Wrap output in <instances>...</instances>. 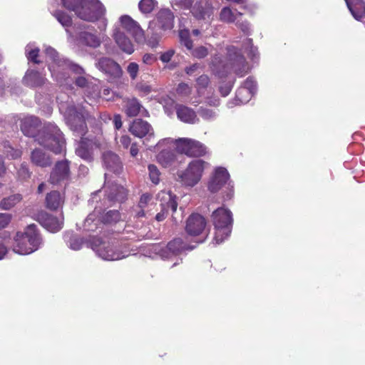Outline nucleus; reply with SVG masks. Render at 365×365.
Returning <instances> with one entry per match:
<instances>
[{
  "instance_id": "f257e3e1",
  "label": "nucleus",
  "mask_w": 365,
  "mask_h": 365,
  "mask_svg": "<svg viewBox=\"0 0 365 365\" xmlns=\"http://www.w3.org/2000/svg\"><path fill=\"white\" fill-rule=\"evenodd\" d=\"M39 125V118L30 115L21 119L20 127L25 135L34 138L40 145L55 154L63 153L66 148V140L59 128L55 123L47 122L41 129L38 130Z\"/></svg>"
},
{
  "instance_id": "f03ea898",
  "label": "nucleus",
  "mask_w": 365,
  "mask_h": 365,
  "mask_svg": "<svg viewBox=\"0 0 365 365\" xmlns=\"http://www.w3.org/2000/svg\"><path fill=\"white\" fill-rule=\"evenodd\" d=\"M43 48L51 77L59 86H71L73 80L71 77V72L75 74L84 73V69L81 66L60 56L51 46H44Z\"/></svg>"
},
{
  "instance_id": "7ed1b4c3",
  "label": "nucleus",
  "mask_w": 365,
  "mask_h": 365,
  "mask_svg": "<svg viewBox=\"0 0 365 365\" xmlns=\"http://www.w3.org/2000/svg\"><path fill=\"white\" fill-rule=\"evenodd\" d=\"M103 163L106 170L105 173V183L109 182L110 173L119 174L123 170L122 162L118 155L107 151L103 155ZM106 192L107 198L105 200V204H110L113 202H122L127 196V191L125 187L118 184H111L106 186Z\"/></svg>"
},
{
  "instance_id": "20e7f679",
  "label": "nucleus",
  "mask_w": 365,
  "mask_h": 365,
  "mask_svg": "<svg viewBox=\"0 0 365 365\" xmlns=\"http://www.w3.org/2000/svg\"><path fill=\"white\" fill-rule=\"evenodd\" d=\"M213 71L223 77L232 71L237 76L242 77L250 71V66L241 52L233 46L227 48V58L224 62L216 55L211 62Z\"/></svg>"
},
{
  "instance_id": "39448f33",
  "label": "nucleus",
  "mask_w": 365,
  "mask_h": 365,
  "mask_svg": "<svg viewBox=\"0 0 365 365\" xmlns=\"http://www.w3.org/2000/svg\"><path fill=\"white\" fill-rule=\"evenodd\" d=\"M61 2L63 7L86 21L94 22L106 12L105 7L98 0H61Z\"/></svg>"
},
{
  "instance_id": "423d86ee",
  "label": "nucleus",
  "mask_w": 365,
  "mask_h": 365,
  "mask_svg": "<svg viewBox=\"0 0 365 365\" xmlns=\"http://www.w3.org/2000/svg\"><path fill=\"white\" fill-rule=\"evenodd\" d=\"M59 109L63 114L66 124L74 133L78 136L86 133V120L89 119L90 115L85 106L78 104L66 106L64 103H61Z\"/></svg>"
},
{
  "instance_id": "0eeeda50",
  "label": "nucleus",
  "mask_w": 365,
  "mask_h": 365,
  "mask_svg": "<svg viewBox=\"0 0 365 365\" xmlns=\"http://www.w3.org/2000/svg\"><path fill=\"white\" fill-rule=\"evenodd\" d=\"M42 244L43 240L36 226L32 224L27 226L23 232L16 233L12 250L19 255H29L38 250Z\"/></svg>"
},
{
  "instance_id": "6e6552de",
  "label": "nucleus",
  "mask_w": 365,
  "mask_h": 365,
  "mask_svg": "<svg viewBox=\"0 0 365 365\" xmlns=\"http://www.w3.org/2000/svg\"><path fill=\"white\" fill-rule=\"evenodd\" d=\"M174 26V15L169 9H162L155 18L149 22L148 33L151 36L148 39V45L152 48L158 46L162 36V31L170 30Z\"/></svg>"
},
{
  "instance_id": "1a4fd4ad",
  "label": "nucleus",
  "mask_w": 365,
  "mask_h": 365,
  "mask_svg": "<svg viewBox=\"0 0 365 365\" xmlns=\"http://www.w3.org/2000/svg\"><path fill=\"white\" fill-rule=\"evenodd\" d=\"M88 246L103 260H119L129 255V250L125 247L123 248L118 242H106L96 237L93 242L89 243Z\"/></svg>"
},
{
  "instance_id": "9d476101",
  "label": "nucleus",
  "mask_w": 365,
  "mask_h": 365,
  "mask_svg": "<svg viewBox=\"0 0 365 365\" xmlns=\"http://www.w3.org/2000/svg\"><path fill=\"white\" fill-rule=\"evenodd\" d=\"M211 220L215 230V243L220 244L230 236L232 232L233 222L232 212L225 207H218L212 212Z\"/></svg>"
},
{
  "instance_id": "9b49d317",
  "label": "nucleus",
  "mask_w": 365,
  "mask_h": 365,
  "mask_svg": "<svg viewBox=\"0 0 365 365\" xmlns=\"http://www.w3.org/2000/svg\"><path fill=\"white\" fill-rule=\"evenodd\" d=\"M120 219V212L118 210H109L106 213L102 207L96 206L90 213L84 222V229L89 232H94L103 224H111L118 222Z\"/></svg>"
},
{
  "instance_id": "f8f14e48",
  "label": "nucleus",
  "mask_w": 365,
  "mask_h": 365,
  "mask_svg": "<svg viewBox=\"0 0 365 365\" xmlns=\"http://www.w3.org/2000/svg\"><path fill=\"white\" fill-rule=\"evenodd\" d=\"M208 163L202 160H192L184 170L178 172V178L185 187H192L201 180Z\"/></svg>"
},
{
  "instance_id": "ddd939ff",
  "label": "nucleus",
  "mask_w": 365,
  "mask_h": 365,
  "mask_svg": "<svg viewBox=\"0 0 365 365\" xmlns=\"http://www.w3.org/2000/svg\"><path fill=\"white\" fill-rule=\"evenodd\" d=\"M194 247L187 246L180 238L170 241L166 247L160 245H153L150 250L158 255L162 259H172L179 255L182 251L192 250Z\"/></svg>"
},
{
  "instance_id": "4468645a",
  "label": "nucleus",
  "mask_w": 365,
  "mask_h": 365,
  "mask_svg": "<svg viewBox=\"0 0 365 365\" xmlns=\"http://www.w3.org/2000/svg\"><path fill=\"white\" fill-rule=\"evenodd\" d=\"M177 150L190 157H200L207 153L206 147L200 142L191 138H179L175 140Z\"/></svg>"
},
{
  "instance_id": "2eb2a0df",
  "label": "nucleus",
  "mask_w": 365,
  "mask_h": 365,
  "mask_svg": "<svg viewBox=\"0 0 365 365\" xmlns=\"http://www.w3.org/2000/svg\"><path fill=\"white\" fill-rule=\"evenodd\" d=\"M118 25L121 29L125 30L135 39L137 43H143L145 41V36L143 29L140 24L128 15H122L119 17Z\"/></svg>"
},
{
  "instance_id": "dca6fc26",
  "label": "nucleus",
  "mask_w": 365,
  "mask_h": 365,
  "mask_svg": "<svg viewBox=\"0 0 365 365\" xmlns=\"http://www.w3.org/2000/svg\"><path fill=\"white\" fill-rule=\"evenodd\" d=\"M173 143H175V140L168 138L162 139L153 147L154 151L160 150L163 146L168 147L167 148H163L157 155L158 162L164 167L170 165L175 160V153L170 147Z\"/></svg>"
},
{
  "instance_id": "f3484780",
  "label": "nucleus",
  "mask_w": 365,
  "mask_h": 365,
  "mask_svg": "<svg viewBox=\"0 0 365 365\" xmlns=\"http://www.w3.org/2000/svg\"><path fill=\"white\" fill-rule=\"evenodd\" d=\"M96 66L98 70L106 75L110 81L118 80L123 75L120 66L112 58L108 57L100 58Z\"/></svg>"
},
{
  "instance_id": "a211bd4d",
  "label": "nucleus",
  "mask_w": 365,
  "mask_h": 365,
  "mask_svg": "<svg viewBox=\"0 0 365 365\" xmlns=\"http://www.w3.org/2000/svg\"><path fill=\"white\" fill-rule=\"evenodd\" d=\"M106 39L109 38L105 34L98 35L96 33L83 31L78 32L77 36H75L74 42L69 43L75 45L85 46L91 48H97L100 47L101 43L104 42Z\"/></svg>"
},
{
  "instance_id": "6ab92c4d",
  "label": "nucleus",
  "mask_w": 365,
  "mask_h": 365,
  "mask_svg": "<svg viewBox=\"0 0 365 365\" xmlns=\"http://www.w3.org/2000/svg\"><path fill=\"white\" fill-rule=\"evenodd\" d=\"M85 72L75 78V84L81 88H86V95L89 101H86V104L91 106L96 102L101 97L99 86L93 84L88 78L84 75Z\"/></svg>"
},
{
  "instance_id": "aec40b11",
  "label": "nucleus",
  "mask_w": 365,
  "mask_h": 365,
  "mask_svg": "<svg viewBox=\"0 0 365 365\" xmlns=\"http://www.w3.org/2000/svg\"><path fill=\"white\" fill-rule=\"evenodd\" d=\"M129 131L135 137L145 138L144 144L155 137L154 130L152 125L142 119H135L129 127Z\"/></svg>"
},
{
  "instance_id": "412c9836",
  "label": "nucleus",
  "mask_w": 365,
  "mask_h": 365,
  "mask_svg": "<svg viewBox=\"0 0 365 365\" xmlns=\"http://www.w3.org/2000/svg\"><path fill=\"white\" fill-rule=\"evenodd\" d=\"M192 16L197 19L209 20L213 13V8L207 0H194L190 8Z\"/></svg>"
},
{
  "instance_id": "4be33fe9",
  "label": "nucleus",
  "mask_w": 365,
  "mask_h": 365,
  "mask_svg": "<svg viewBox=\"0 0 365 365\" xmlns=\"http://www.w3.org/2000/svg\"><path fill=\"white\" fill-rule=\"evenodd\" d=\"M69 176V162L67 160L58 161L51 173L49 182L53 185H57L67 180Z\"/></svg>"
},
{
  "instance_id": "5701e85b",
  "label": "nucleus",
  "mask_w": 365,
  "mask_h": 365,
  "mask_svg": "<svg viewBox=\"0 0 365 365\" xmlns=\"http://www.w3.org/2000/svg\"><path fill=\"white\" fill-rule=\"evenodd\" d=\"M229 179L230 175L226 168L222 167L215 168L208 184L209 190L212 192H216L227 183L230 186Z\"/></svg>"
},
{
  "instance_id": "b1692460",
  "label": "nucleus",
  "mask_w": 365,
  "mask_h": 365,
  "mask_svg": "<svg viewBox=\"0 0 365 365\" xmlns=\"http://www.w3.org/2000/svg\"><path fill=\"white\" fill-rule=\"evenodd\" d=\"M206 227V220L199 214L191 215L186 222V232L191 236H197L202 234Z\"/></svg>"
},
{
  "instance_id": "393cba45",
  "label": "nucleus",
  "mask_w": 365,
  "mask_h": 365,
  "mask_svg": "<svg viewBox=\"0 0 365 365\" xmlns=\"http://www.w3.org/2000/svg\"><path fill=\"white\" fill-rule=\"evenodd\" d=\"M112 37L123 52L127 54H132L134 52V46L131 40L118 25L113 26Z\"/></svg>"
},
{
  "instance_id": "a878e982",
  "label": "nucleus",
  "mask_w": 365,
  "mask_h": 365,
  "mask_svg": "<svg viewBox=\"0 0 365 365\" xmlns=\"http://www.w3.org/2000/svg\"><path fill=\"white\" fill-rule=\"evenodd\" d=\"M243 14L240 11H233L229 7H225L221 10L220 19L225 22H236L237 26L246 34H249L250 25L247 21L240 22L239 18Z\"/></svg>"
},
{
  "instance_id": "bb28decb",
  "label": "nucleus",
  "mask_w": 365,
  "mask_h": 365,
  "mask_svg": "<svg viewBox=\"0 0 365 365\" xmlns=\"http://www.w3.org/2000/svg\"><path fill=\"white\" fill-rule=\"evenodd\" d=\"M160 196L165 202L161 203L162 211L158 213L155 216L157 221L160 222L165 219L168 210L170 209L173 212H175L178 207L176 202V197L173 195L170 192H163Z\"/></svg>"
},
{
  "instance_id": "cd10ccee",
  "label": "nucleus",
  "mask_w": 365,
  "mask_h": 365,
  "mask_svg": "<svg viewBox=\"0 0 365 365\" xmlns=\"http://www.w3.org/2000/svg\"><path fill=\"white\" fill-rule=\"evenodd\" d=\"M63 218H58L46 212L41 213L38 216V221L41 225L51 232H57L63 227Z\"/></svg>"
},
{
  "instance_id": "c85d7f7f",
  "label": "nucleus",
  "mask_w": 365,
  "mask_h": 365,
  "mask_svg": "<svg viewBox=\"0 0 365 365\" xmlns=\"http://www.w3.org/2000/svg\"><path fill=\"white\" fill-rule=\"evenodd\" d=\"M93 238L95 237H90L88 239L85 240L83 237H79L73 232H66L63 235V240L66 245L72 250L78 251L80 250L83 245L89 247V243L93 242Z\"/></svg>"
},
{
  "instance_id": "c756f323",
  "label": "nucleus",
  "mask_w": 365,
  "mask_h": 365,
  "mask_svg": "<svg viewBox=\"0 0 365 365\" xmlns=\"http://www.w3.org/2000/svg\"><path fill=\"white\" fill-rule=\"evenodd\" d=\"M24 83L31 88L43 86L47 82L45 74L34 68H29L23 78Z\"/></svg>"
},
{
  "instance_id": "7c9ffc66",
  "label": "nucleus",
  "mask_w": 365,
  "mask_h": 365,
  "mask_svg": "<svg viewBox=\"0 0 365 365\" xmlns=\"http://www.w3.org/2000/svg\"><path fill=\"white\" fill-rule=\"evenodd\" d=\"M96 148L97 145L93 140L82 138L76 148V153L81 158L91 162L93 158V150Z\"/></svg>"
},
{
  "instance_id": "2f4dec72",
  "label": "nucleus",
  "mask_w": 365,
  "mask_h": 365,
  "mask_svg": "<svg viewBox=\"0 0 365 365\" xmlns=\"http://www.w3.org/2000/svg\"><path fill=\"white\" fill-rule=\"evenodd\" d=\"M52 15L65 29L67 34L68 42H74L75 36L71 33L68 28L72 25L73 21L70 15L61 10H53L51 11Z\"/></svg>"
},
{
  "instance_id": "473e14b6",
  "label": "nucleus",
  "mask_w": 365,
  "mask_h": 365,
  "mask_svg": "<svg viewBox=\"0 0 365 365\" xmlns=\"http://www.w3.org/2000/svg\"><path fill=\"white\" fill-rule=\"evenodd\" d=\"M176 113L178 118L184 123L195 124L200 121L195 111L187 106L178 105L176 108Z\"/></svg>"
},
{
  "instance_id": "72a5a7b5",
  "label": "nucleus",
  "mask_w": 365,
  "mask_h": 365,
  "mask_svg": "<svg viewBox=\"0 0 365 365\" xmlns=\"http://www.w3.org/2000/svg\"><path fill=\"white\" fill-rule=\"evenodd\" d=\"M252 96L253 94L250 90L240 86L237 91L235 98L227 103V107L232 108L235 106L247 103L250 101Z\"/></svg>"
},
{
  "instance_id": "f704fd0d",
  "label": "nucleus",
  "mask_w": 365,
  "mask_h": 365,
  "mask_svg": "<svg viewBox=\"0 0 365 365\" xmlns=\"http://www.w3.org/2000/svg\"><path fill=\"white\" fill-rule=\"evenodd\" d=\"M31 160L34 165L42 168L50 166L52 163L50 156L39 148L31 152Z\"/></svg>"
},
{
  "instance_id": "c9c22d12",
  "label": "nucleus",
  "mask_w": 365,
  "mask_h": 365,
  "mask_svg": "<svg viewBox=\"0 0 365 365\" xmlns=\"http://www.w3.org/2000/svg\"><path fill=\"white\" fill-rule=\"evenodd\" d=\"M354 18L360 20L365 14V3L362 0H345Z\"/></svg>"
},
{
  "instance_id": "e433bc0d",
  "label": "nucleus",
  "mask_w": 365,
  "mask_h": 365,
  "mask_svg": "<svg viewBox=\"0 0 365 365\" xmlns=\"http://www.w3.org/2000/svg\"><path fill=\"white\" fill-rule=\"evenodd\" d=\"M124 102V109L127 115L134 117L138 115L142 106L138 99L135 98H128Z\"/></svg>"
},
{
  "instance_id": "4c0bfd02",
  "label": "nucleus",
  "mask_w": 365,
  "mask_h": 365,
  "mask_svg": "<svg viewBox=\"0 0 365 365\" xmlns=\"http://www.w3.org/2000/svg\"><path fill=\"white\" fill-rule=\"evenodd\" d=\"M63 202V198L57 191L51 192L46 197V207L50 210L58 209L62 206Z\"/></svg>"
},
{
  "instance_id": "58836bf2",
  "label": "nucleus",
  "mask_w": 365,
  "mask_h": 365,
  "mask_svg": "<svg viewBox=\"0 0 365 365\" xmlns=\"http://www.w3.org/2000/svg\"><path fill=\"white\" fill-rule=\"evenodd\" d=\"M39 48L35 46L34 43H29L25 48V53L27 59L35 63H39L40 61L38 59Z\"/></svg>"
},
{
  "instance_id": "ea45409f",
  "label": "nucleus",
  "mask_w": 365,
  "mask_h": 365,
  "mask_svg": "<svg viewBox=\"0 0 365 365\" xmlns=\"http://www.w3.org/2000/svg\"><path fill=\"white\" fill-rule=\"evenodd\" d=\"M21 200L19 194H15L4 198L0 202V206L4 210H9Z\"/></svg>"
},
{
  "instance_id": "a19ab883",
  "label": "nucleus",
  "mask_w": 365,
  "mask_h": 365,
  "mask_svg": "<svg viewBox=\"0 0 365 365\" xmlns=\"http://www.w3.org/2000/svg\"><path fill=\"white\" fill-rule=\"evenodd\" d=\"M197 113L204 120L206 121H213L218 116L217 112L215 110L203 106L199 108Z\"/></svg>"
},
{
  "instance_id": "79ce46f5",
  "label": "nucleus",
  "mask_w": 365,
  "mask_h": 365,
  "mask_svg": "<svg viewBox=\"0 0 365 365\" xmlns=\"http://www.w3.org/2000/svg\"><path fill=\"white\" fill-rule=\"evenodd\" d=\"M179 37L181 44L185 46L187 49H192V41L190 38V31L188 29H181L179 31Z\"/></svg>"
},
{
  "instance_id": "37998d69",
  "label": "nucleus",
  "mask_w": 365,
  "mask_h": 365,
  "mask_svg": "<svg viewBox=\"0 0 365 365\" xmlns=\"http://www.w3.org/2000/svg\"><path fill=\"white\" fill-rule=\"evenodd\" d=\"M155 6L156 1L155 0H141L138 4V8L143 14L152 12Z\"/></svg>"
},
{
  "instance_id": "c03bdc74",
  "label": "nucleus",
  "mask_w": 365,
  "mask_h": 365,
  "mask_svg": "<svg viewBox=\"0 0 365 365\" xmlns=\"http://www.w3.org/2000/svg\"><path fill=\"white\" fill-rule=\"evenodd\" d=\"M148 170L150 181L153 184L158 185L160 180V172L159 169L156 165L150 164L148 165Z\"/></svg>"
},
{
  "instance_id": "a18cd8bd",
  "label": "nucleus",
  "mask_w": 365,
  "mask_h": 365,
  "mask_svg": "<svg viewBox=\"0 0 365 365\" xmlns=\"http://www.w3.org/2000/svg\"><path fill=\"white\" fill-rule=\"evenodd\" d=\"M4 152L8 158L14 160L19 158L22 155V151L20 149L12 148L8 143L4 144Z\"/></svg>"
},
{
  "instance_id": "49530a36",
  "label": "nucleus",
  "mask_w": 365,
  "mask_h": 365,
  "mask_svg": "<svg viewBox=\"0 0 365 365\" xmlns=\"http://www.w3.org/2000/svg\"><path fill=\"white\" fill-rule=\"evenodd\" d=\"M191 92L192 87L185 83H179L176 89L177 94L181 97H188Z\"/></svg>"
},
{
  "instance_id": "de8ad7c7",
  "label": "nucleus",
  "mask_w": 365,
  "mask_h": 365,
  "mask_svg": "<svg viewBox=\"0 0 365 365\" xmlns=\"http://www.w3.org/2000/svg\"><path fill=\"white\" fill-rule=\"evenodd\" d=\"M127 73H128L130 78L131 80H135L138 72H139V66L135 62H130L127 68H126Z\"/></svg>"
},
{
  "instance_id": "09e8293b",
  "label": "nucleus",
  "mask_w": 365,
  "mask_h": 365,
  "mask_svg": "<svg viewBox=\"0 0 365 365\" xmlns=\"http://www.w3.org/2000/svg\"><path fill=\"white\" fill-rule=\"evenodd\" d=\"M202 68V67L200 63H194L192 65L185 67V72L188 76H195L200 73Z\"/></svg>"
},
{
  "instance_id": "8fccbe9b",
  "label": "nucleus",
  "mask_w": 365,
  "mask_h": 365,
  "mask_svg": "<svg viewBox=\"0 0 365 365\" xmlns=\"http://www.w3.org/2000/svg\"><path fill=\"white\" fill-rule=\"evenodd\" d=\"M191 53L195 58H202L207 56L208 51L206 47L201 46L192 50Z\"/></svg>"
},
{
  "instance_id": "3c124183",
  "label": "nucleus",
  "mask_w": 365,
  "mask_h": 365,
  "mask_svg": "<svg viewBox=\"0 0 365 365\" xmlns=\"http://www.w3.org/2000/svg\"><path fill=\"white\" fill-rule=\"evenodd\" d=\"M242 87L246 88V89L250 90L253 95L256 93L257 91V83L252 77H248L244 82Z\"/></svg>"
},
{
  "instance_id": "603ef678",
  "label": "nucleus",
  "mask_w": 365,
  "mask_h": 365,
  "mask_svg": "<svg viewBox=\"0 0 365 365\" xmlns=\"http://www.w3.org/2000/svg\"><path fill=\"white\" fill-rule=\"evenodd\" d=\"M210 82L209 78L207 75H201L197 78V92L200 93V88H204L207 86Z\"/></svg>"
},
{
  "instance_id": "864d4df0",
  "label": "nucleus",
  "mask_w": 365,
  "mask_h": 365,
  "mask_svg": "<svg viewBox=\"0 0 365 365\" xmlns=\"http://www.w3.org/2000/svg\"><path fill=\"white\" fill-rule=\"evenodd\" d=\"M18 176L22 180H25L30 177V172L26 163H22L21 165L18 170Z\"/></svg>"
},
{
  "instance_id": "5fc2aeb1",
  "label": "nucleus",
  "mask_w": 365,
  "mask_h": 365,
  "mask_svg": "<svg viewBox=\"0 0 365 365\" xmlns=\"http://www.w3.org/2000/svg\"><path fill=\"white\" fill-rule=\"evenodd\" d=\"M151 195L145 193L143 194L140 199L138 207L140 209H145L147 206L150 205V201L151 200Z\"/></svg>"
},
{
  "instance_id": "6e6d98bb",
  "label": "nucleus",
  "mask_w": 365,
  "mask_h": 365,
  "mask_svg": "<svg viewBox=\"0 0 365 365\" xmlns=\"http://www.w3.org/2000/svg\"><path fill=\"white\" fill-rule=\"evenodd\" d=\"M11 215L8 213H0V230L5 228L11 222Z\"/></svg>"
},
{
  "instance_id": "4d7b16f0",
  "label": "nucleus",
  "mask_w": 365,
  "mask_h": 365,
  "mask_svg": "<svg viewBox=\"0 0 365 365\" xmlns=\"http://www.w3.org/2000/svg\"><path fill=\"white\" fill-rule=\"evenodd\" d=\"M247 43L248 46L250 47V50H249V53H248L250 58L252 60L257 59L258 58V51H257V49L256 48H255L253 46V45L252 44V39H247Z\"/></svg>"
},
{
  "instance_id": "13d9d810",
  "label": "nucleus",
  "mask_w": 365,
  "mask_h": 365,
  "mask_svg": "<svg viewBox=\"0 0 365 365\" xmlns=\"http://www.w3.org/2000/svg\"><path fill=\"white\" fill-rule=\"evenodd\" d=\"M175 53V51L173 49H170L164 53H163L160 57V59L163 62V63H168L172 57L173 56Z\"/></svg>"
},
{
  "instance_id": "bf43d9fd",
  "label": "nucleus",
  "mask_w": 365,
  "mask_h": 365,
  "mask_svg": "<svg viewBox=\"0 0 365 365\" xmlns=\"http://www.w3.org/2000/svg\"><path fill=\"white\" fill-rule=\"evenodd\" d=\"M233 83H228L220 86V92L222 96H227L231 91Z\"/></svg>"
},
{
  "instance_id": "052dcab7",
  "label": "nucleus",
  "mask_w": 365,
  "mask_h": 365,
  "mask_svg": "<svg viewBox=\"0 0 365 365\" xmlns=\"http://www.w3.org/2000/svg\"><path fill=\"white\" fill-rule=\"evenodd\" d=\"M119 143L124 148L127 149L132 144L131 138L127 135H123L120 138Z\"/></svg>"
},
{
  "instance_id": "680f3d73",
  "label": "nucleus",
  "mask_w": 365,
  "mask_h": 365,
  "mask_svg": "<svg viewBox=\"0 0 365 365\" xmlns=\"http://www.w3.org/2000/svg\"><path fill=\"white\" fill-rule=\"evenodd\" d=\"M156 57L153 54L145 53L143 56V62L147 65H152L156 61Z\"/></svg>"
},
{
  "instance_id": "e2e57ef3",
  "label": "nucleus",
  "mask_w": 365,
  "mask_h": 365,
  "mask_svg": "<svg viewBox=\"0 0 365 365\" xmlns=\"http://www.w3.org/2000/svg\"><path fill=\"white\" fill-rule=\"evenodd\" d=\"M205 103L213 107H217L220 105V99L216 96H211L206 98Z\"/></svg>"
},
{
  "instance_id": "0e129e2a",
  "label": "nucleus",
  "mask_w": 365,
  "mask_h": 365,
  "mask_svg": "<svg viewBox=\"0 0 365 365\" xmlns=\"http://www.w3.org/2000/svg\"><path fill=\"white\" fill-rule=\"evenodd\" d=\"M103 98L106 101L114 100V93L110 88H104L103 91Z\"/></svg>"
},
{
  "instance_id": "69168bd1",
  "label": "nucleus",
  "mask_w": 365,
  "mask_h": 365,
  "mask_svg": "<svg viewBox=\"0 0 365 365\" xmlns=\"http://www.w3.org/2000/svg\"><path fill=\"white\" fill-rule=\"evenodd\" d=\"M137 88L145 94L149 93L151 91V88L145 84L138 83Z\"/></svg>"
},
{
  "instance_id": "338daca9",
  "label": "nucleus",
  "mask_w": 365,
  "mask_h": 365,
  "mask_svg": "<svg viewBox=\"0 0 365 365\" xmlns=\"http://www.w3.org/2000/svg\"><path fill=\"white\" fill-rule=\"evenodd\" d=\"M113 123H114L115 128L117 130L120 129L122 127L121 116L120 115L116 114L114 115Z\"/></svg>"
},
{
  "instance_id": "774afa93",
  "label": "nucleus",
  "mask_w": 365,
  "mask_h": 365,
  "mask_svg": "<svg viewBox=\"0 0 365 365\" xmlns=\"http://www.w3.org/2000/svg\"><path fill=\"white\" fill-rule=\"evenodd\" d=\"M138 148L136 143H133L130 145V154L132 157H135L138 153Z\"/></svg>"
}]
</instances>
